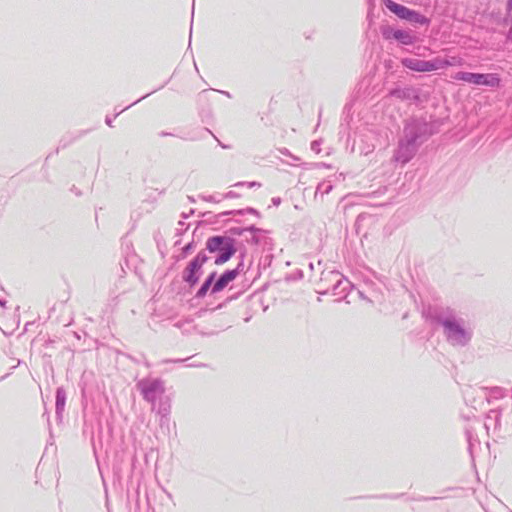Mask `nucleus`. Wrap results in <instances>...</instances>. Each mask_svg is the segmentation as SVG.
Segmentation results:
<instances>
[{
    "instance_id": "nucleus-3",
    "label": "nucleus",
    "mask_w": 512,
    "mask_h": 512,
    "mask_svg": "<svg viewBox=\"0 0 512 512\" xmlns=\"http://www.w3.org/2000/svg\"><path fill=\"white\" fill-rule=\"evenodd\" d=\"M385 6L387 9H389L391 12L396 14L398 17L402 19H406L409 21H414L418 23H425L426 19L420 15L419 13L410 10L409 8L400 5L392 0H385L384 1Z\"/></svg>"
},
{
    "instance_id": "nucleus-7",
    "label": "nucleus",
    "mask_w": 512,
    "mask_h": 512,
    "mask_svg": "<svg viewBox=\"0 0 512 512\" xmlns=\"http://www.w3.org/2000/svg\"><path fill=\"white\" fill-rule=\"evenodd\" d=\"M436 70L445 69L449 66H463L464 59L459 56H451L446 58L436 57L435 58Z\"/></svg>"
},
{
    "instance_id": "nucleus-5",
    "label": "nucleus",
    "mask_w": 512,
    "mask_h": 512,
    "mask_svg": "<svg viewBox=\"0 0 512 512\" xmlns=\"http://www.w3.org/2000/svg\"><path fill=\"white\" fill-rule=\"evenodd\" d=\"M238 275L237 270H229L223 273L220 278L215 282L212 291L214 293L222 291L230 282L235 280Z\"/></svg>"
},
{
    "instance_id": "nucleus-8",
    "label": "nucleus",
    "mask_w": 512,
    "mask_h": 512,
    "mask_svg": "<svg viewBox=\"0 0 512 512\" xmlns=\"http://www.w3.org/2000/svg\"><path fill=\"white\" fill-rule=\"evenodd\" d=\"M236 252L233 241L226 244L222 250L219 251V256L215 259V265H223L226 263Z\"/></svg>"
},
{
    "instance_id": "nucleus-6",
    "label": "nucleus",
    "mask_w": 512,
    "mask_h": 512,
    "mask_svg": "<svg viewBox=\"0 0 512 512\" xmlns=\"http://www.w3.org/2000/svg\"><path fill=\"white\" fill-rule=\"evenodd\" d=\"M231 242L232 240L229 238L222 236H213L208 238V240L206 241V249L211 253L219 252L220 250L223 249L224 246H226V244Z\"/></svg>"
},
{
    "instance_id": "nucleus-2",
    "label": "nucleus",
    "mask_w": 512,
    "mask_h": 512,
    "mask_svg": "<svg viewBox=\"0 0 512 512\" xmlns=\"http://www.w3.org/2000/svg\"><path fill=\"white\" fill-rule=\"evenodd\" d=\"M207 260V255L204 252H199L184 269L183 280L191 287L198 282L201 269Z\"/></svg>"
},
{
    "instance_id": "nucleus-1",
    "label": "nucleus",
    "mask_w": 512,
    "mask_h": 512,
    "mask_svg": "<svg viewBox=\"0 0 512 512\" xmlns=\"http://www.w3.org/2000/svg\"><path fill=\"white\" fill-rule=\"evenodd\" d=\"M454 79L474 84L476 86H486L491 88H497L501 83L499 75L495 73H472L460 71L454 75Z\"/></svg>"
},
{
    "instance_id": "nucleus-9",
    "label": "nucleus",
    "mask_w": 512,
    "mask_h": 512,
    "mask_svg": "<svg viewBox=\"0 0 512 512\" xmlns=\"http://www.w3.org/2000/svg\"><path fill=\"white\" fill-rule=\"evenodd\" d=\"M393 37L397 40H399L401 43L403 44H411L412 43V38L411 36L402 31V30H396L393 32Z\"/></svg>"
},
{
    "instance_id": "nucleus-4",
    "label": "nucleus",
    "mask_w": 512,
    "mask_h": 512,
    "mask_svg": "<svg viewBox=\"0 0 512 512\" xmlns=\"http://www.w3.org/2000/svg\"><path fill=\"white\" fill-rule=\"evenodd\" d=\"M403 66L416 72L436 71L435 58L429 61L416 58H405L402 60Z\"/></svg>"
},
{
    "instance_id": "nucleus-10",
    "label": "nucleus",
    "mask_w": 512,
    "mask_h": 512,
    "mask_svg": "<svg viewBox=\"0 0 512 512\" xmlns=\"http://www.w3.org/2000/svg\"><path fill=\"white\" fill-rule=\"evenodd\" d=\"M215 275H216V272H212L209 275V277L206 279V281L203 283V285L199 289V291L197 293L198 296H204L207 293L210 285L212 284V282H213V280L215 278Z\"/></svg>"
}]
</instances>
